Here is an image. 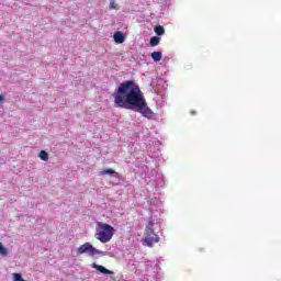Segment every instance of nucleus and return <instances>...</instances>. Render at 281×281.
Wrapping results in <instances>:
<instances>
[{"mask_svg":"<svg viewBox=\"0 0 281 281\" xmlns=\"http://www.w3.org/2000/svg\"><path fill=\"white\" fill-rule=\"evenodd\" d=\"M38 157L42 159V161H49V154H47L45 150H41Z\"/></svg>","mask_w":281,"mask_h":281,"instance_id":"6e6552de","label":"nucleus"},{"mask_svg":"<svg viewBox=\"0 0 281 281\" xmlns=\"http://www.w3.org/2000/svg\"><path fill=\"white\" fill-rule=\"evenodd\" d=\"M77 254H79V256H81L82 254H88V256L93 257L102 255V251L93 247L91 243H85L77 249Z\"/></svg>","mask_w":281,"mask_h":281,"instance_id":"20e7f679","label":"nucleus"},{"mask_svg":"<svg viewBox=\"0 0 281 281\" xmlns=\"http://www.w3.org/2000/svg\"><path fill=\"white\" fill-rule=\"evenodd\" d=\"M92 269H95L97 271H100V273H103V276H113V271L106 269L104 266H100L98 263H92Z\"/></svg>","mask_w":281,"mask_h":281,"instance_id":"39448f33","label":"nucleus"},{"mask_svg":"<svg viewBox=\"0 0 281 281\" xmlns=\"http://www.w3.org/2000/svg\"><path fill=\"white\" fill-rule=\"evenodd\" d=\"M0 255L3 256V258H8V248L4 247L3 244L0 241Z\"/></svg>","mask_w":281,"mask_h":281,"instance_id":"9b49d317","label":"nucleus"},{"mask_svg":"<svg viewBox=\"0 0 281 281\" xmlns=\"http://www.w3.org/2000/svg\"><path fill=\"white\" fill-rule=\"evenodd\" d=\"M151 58L153 60H155V63H159V60H161L162 58L161 52L151 53Z\"/></svg>","mask_w":281,"mask_h":281,"instance_id":"9d476101","label":"nucleus"},{"mask_svg":"<svg viewBox=\"0 0 281 281\" xmlns=\"http://www.w3.org/2000/svg\"><path fill=\"white\" fill-rule=\"evenodd\" d=\"M159 235L155 233V229H153V223H149L145 228L144 244L147 247H154L155 243H159Z\"/></svg>","mask_w":281,"mask_h":281,"instance_id":"7ed1b4c3","label":"nucleus"},{"mask_svg":"<svg viewBox=\"0 0 281 281\" xmlns=\"http://www.w3.org/2000/svg\"><path fill=\"white\" fill-rule=\"evenodd\" d=\"M112 98L114 99V106L117 109L136 110L147 120H153L155 115V112L148 108L139 86L133 80L120 83L119 88L112 93Z\"/></svg>","mask_w":281,"mask_h":281,"instance_id":"f257e3e1","label":"nucleus"},{"mask_svg":"<svg viewBox=\"0 0 281 281\" xmlns=\"http://www.w3.org/2000/svg\"><path fill=\"white\" fill-rule=\"evenodd\" d=\"M154 32L157 34V36H164V34H166V30L161 25L156 26Z\"/></svg>","mask_w":281,"mask_h":281,"instance_id":"0eeeda50","label":"nucleus"},{"mask_svg":"<svg viewBox=\"0 0 281 281\" xmlns=\"http://www.w3.org/2000/svg\"><path fill=\"white\" fill-rule=\"evenodd\" d=\"M110 10H120V7L115 2V0L110 1Z\"/></svg>","mask_w":281,"mask_h":281,"instance_id":"ddd939ff","label":"nucleus"},{"mask_svg":"<svg viewBox=\"0 0 281 281\" xmlns=\"http://www.w3.org/2000/svg\"><path fill=\"white\" fill-rule=\"evenodd\" d=\"M160 41H161V38H159V36H154L150 38L149 44L151 47H157V45H159Z\"/></svg>","mask_w":281,"mask_h":281,"instance_id":"1a4fd4ad","label":"nucleus"},{"mask_svg":"<svg viewBox=\"0 0 281 281\" xmlns=\"http://www.w3.org/2000/svg\"><path fill=\"white\" fill-rule=\"evenodd\" d=\"M100 175L102 177H104L106 175H115V170H113V169H105V170L100 171Z\"/></svg>","mask_w":281,"mask_h":281,"instance_id":"f8f14e48","label":"nucleus"},{"mask_svg":"<svg viewBox=\"0 0 281 281\" xmlns=\"http://www.w3.org/2000/svg\"><path fill=\"white\" fill-rule=\"evenodd\" d=\"M125 38L126 37L124 36V33H122V32L114 33L115 43L122 44V43H124Z\"/></svg>","mask_w":281,"mask_h":281,"instance_id":"423d86ee","label":"nucleus"},{"mask_svg":"<svg viewBox=\"0 0 281 281\" xmlns=\"http://www.w3.org/2000/svg\"><path fill=\"white\" fill-rule=\"evenodd\" d=\"M113 234H115V228H113V226L102 222L98 223L95 233L97 240H100V243H109L111 238H113Z\"/></svg>","mask_w":281,"mask_h":281,"instance_id":"f03ea898","label":"nucleus"},{"mask_svg":"<svg viewBox=\"0 0 281 281\" xmlns=\"http://www.w3.org/2000/svg\"><path fill=\"white\" fill-rule=\"evenodd\" d=\"M3 94H0V104L3 102Z\"/></svg>","mask_w":281,"mask_h":281,"instance_id":"4468645a","label":"nucleus"}]
</instances>
